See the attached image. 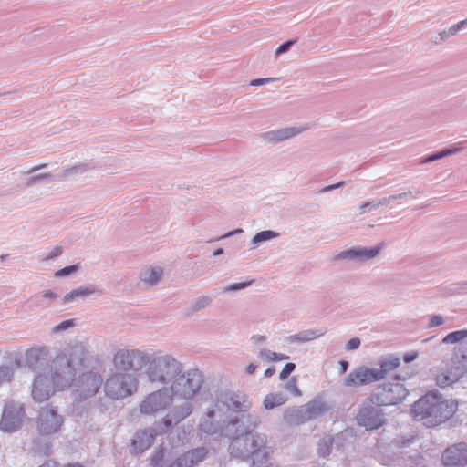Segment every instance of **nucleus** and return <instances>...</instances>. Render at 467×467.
Listing matches in <instances>:
<instances>
[{"label": "nucleus", "instance_id": "nucleus-28", "mask_svg": "<svg viewBox=\"0 0 467 467\" xmlns=\"http://www.w3.org/2000/svg\"><path fill=\"white\" fill-rule=\"evenodd\" d=\"M95 168L96 165L93 162L78 163L63 170L59 174H57V179L60 181L75 179Z\"/></svg>", "mask_w": 467, "mask_h": 467}, {"label": "nucleus", "instance_id": "nucleus-55", "mask_svg": "<svg viewBox=\"0 0 467 467\" xmlns=\"http://www.w3.org/2000/svg\"><path fill=\"white\" fill-rule=\"evenodd\" d=\"M245 419L252 428H255L260 423V419L256 414H247Z\"/></svg>", "mask_w": 467, "mask_h": 467}, {"label": "nucleus", "instance_id": "nucleus-31", "mask_svg": "<svg viewBox=\"0 0 467 467\" xmlns=\"http://www.w3.org/2000/svg\"><path fill=\"white\" fill-rule=\"evenodd\" d=\"M97 292L100 291L94 285L79 286L66 294L63 297V303L67 304L69 302H73L78 298H86L91 295H94Z\"/></svg>", "mask_w": 467, "mask_h": 467}, {"label": "nucleus", "instance_id": "nucleus-5", "mask_svg": "<svg viewBox=\"0 0 467 467\" xmlns=\"http://www.w3.org/2000/svg\"><path fill=\"white\" fill-rule=\"evenodd\" d=\"M238 416L227 415L223 404L217 398L206 409L199 423V430L206 434L221 433L230 436L232 430L241 423Z\"/></svg>", "mask_w": 467, "mask_h": 467}, {"label": "nucleus", "instance_id": "nucleus-7", "mask_svg": "<svg viewBox=\"0 0 467 467\" xmlns=\"http://www.w3.org/2000/svg\"><path fill=\"white\" fill-rule=\"evenodd\" d=\"M395 382L388 381L377 386L370 394L369 400L377 407L392 406L402 402L408 396L407 388L400 383L404 380L399 375H396Z\"/></svg>", "mask_w": 467, "mask_h": 467}, {"label": "nucleus", "instance_id": "nucleus-24", "mask_svg": "<svg viewBox=\"0 0 467 467\" xmlns=\"http://www.w3.org/2000/svg\"><path fill=\"white\" fill-rule=\"evenodd\" d=\"M379 368H372L377 381L384 379L394 371L400 365V359L394 355H387L379 358Z\"/></svg>", "mask_w": 467, "mask_h": 467}, {"label": "nucleus", "instance_id": "nucleus-50", "mask_svg": "<svg viewBox=\"0 0 467 467\" xmlns=\"http://www.w3.org/2000/svg\"><path fill=\"white\" fill-rule=\"evenodd\" d=\"M78 269V266L77 265L66 266L58 271L56 272V276L57 277H64L70 275L74 273H76Z\"/></svg>", "mask_w": 467, "mask_h": 467}, {"label": "nucleus", "instance_id": "nucleus-4", "mask_svg": "<svg viewBox=\"0 0 467 467\" xmlns=\"http://www.w3.org/2000/svg\"><path fill=\"white\" fill-rule=\"evenodd\" d=\"M87 350L81 344H76L66 349L64 353L57 355L50 364V379L57 389L71 387L76 371L83 364L87 358Z\"/></svg>", "mask_w": 467, "mask_h": 467}, {"label": "nucleus", "instance_id": "nucleus-46", "mask_svg": "<svg viewBox=\"0 0 467 467\" xmlns=\"http://www.w3.org/2000/svg\"><path fill=\"white\" fill-rule=\"evenodd\" d=\"M41 297L43 299L45 306H49L51 302L57 299L59 295L52 290H45L41 293Z\"/></svg>", "mask_w": 467, "mask_h": 467}, {"label": "nucleus", "instance_id": "nucleus-11", "mask_svg": "<svg viewBox=\"0 0 467 467\" xmlns=\"http://www.w3.org/2000/svg\"><path fill=\"white\" fill-rule=\"evenodd\" d=\"M102 384L101 376L94 371L83 373L72 384L76 399L78 400H87L95 396Z\"/></svg>", "mask_w": 467, "mask_h": 467}, {"label": "nucleus", "instance_id": "nucleus-39", "mask_svg": "<svg viewBox=\"0 0 467 467\" xmlns=\"http://www.w3.org/2000/svg\"><path fill=\"white\" fill-rule=\"evenodd\" d=\"M63 247L57 245L53 247L50 251L41 254L39 257L40 260L47 262L59 257L63 254Z\"/></svg>", "mask_w": 467, "mask_h": 467}, {"label": "nucleus", "instance_id": "nucleus-13", "mask_svg": "<svg viewBox=\"0 0 467 467\" xmlns=\"http://www.w3.org/2000/svg\"><path fill=\"white\" fill-rule=\"evenodd\" d=\"M63 417L50 406L43 408L37 418V429L42 435H50L57 432L63 425Z\"/></svg>", "mask_w": 467, "mask_h": 467}, {"label": "nucleus", "instance_id": "nucleus-20", "mask_svg": "<svg viewBox=\"0 0 467 467\" xmlns=\"http://www.w3.org/2000/svg\"><path fill=\"white\" fill-rule=\"evenodd\" d=\"M57 389L50 378L44 374H38L32 386V397L36 402H43L49 399Z\"/></svg>", "mask_w": 467, "mask_h": 467}, {"label": "nucleus", "instance_id": "nucleus-9", "mask_svg": "<svg viewBox=\"0 0 467 467\" xmlns=\"http://www.w3.org/2000/svg\"><path fill=\"white\" fill-rule=\"evenodd\" d=\"M173 400L167 387H161L143 397L140 405V413L143 416L156 417L172 404Z\"/></svg>", "mask_w": 467, "mask_h": 467}, {"label": "nucleus", "instance_id": "nucleus-43", "mask_svg": "<svg viewBox=\"0 0 467 467\" xmlns=\"http://www.w3.org/2000/svg\"><path fill=\"white\" fill-rule=\"evenodd\" d=\"M284 389L290 392L295 397L301 396V391L297 387V381L296 378H291L284 386Z\"/></svg>", "mask_w": 467, "mask_h": 467}, {"label": "nucleus", "instance_id": "nucleus-27", "mask_svg": "<svg viewBox=\"0 0 467 467\" xmlns=\"http://www.w3.org/2000/svg\"><path fill=\"white\" fill-rule=\"evenodd\" d=\"M304 407L309 420H313L323 416L331 409L321 396H317L305 404Z\"/></svg>", "mask_w": 467, "mask_h": 467}, {"label": "nucleus", "instance_id": "nucleus-23", "mask_svg": "<svg viewBox=\"0 0 467 467\" xmlns=\"http://www.w3.org/2000/svg\"><path fill=\"white\" fill-rule=\"evenodd\" d=\"M206 454L207 451L203 447L189 451L177 458L170 467H194L205 459Z\"/></svg>", "mask_w": 467, "mask_h": 467}, {"label": "nucleus", "instance_id": "nucleus-61", "mask_svg": "<svg viewBox=\"0 0 467 467\" xmlns=\"http://www.w3.org/2000/svg\"><path fill=\"white\" fill-rule=\"evenodd\" d=\"M339 366H340V373L344 374L348 370V362L346 360H341V361H339Z\"/></svg>", "mask_w": 467, "mask_h": 467}, {"label": "nucleus", "instance_id": "nucleus-21", "mask_svg": "<svg viewBox=\"0 0 467 467\" xmlns=\"http://www.w3.org/2000/svg\"><path fill=\"white\" fill-rule=\"evenodd\" d=\"M441 460L446 466L467 465V443L459 442L448 447L443 451Z\"/></svg>", "mask_w": 467, "mask_h": 467}, {"label": "nucleus", "instance_id": "nucleus-57", "mask_svg": "<svg viewBox=\"0 0 467 467\" xmlns=\"http://www.w3.org/2000/svg\"><path fill=\"white\" fill-rule=\"evenodd\" d=\"M294 44V41H287L284 44H282L275 51V54L276 55H280V54H283L285 52H286L290 47Z\"/></svg>", "mask_w": 467, "mask_h": 467}, {"label": "nucleus", "instance_id": "nucleus-60", "mask_svg": "<svg viewBox=\"0 0 467 467\" xmlns=\"http://www.w3.org/2000/svg\"><path fill=\"white\" fill-rule=\"evenodd\" d=\"M241 233H243V229H236V230L231 231V232L225 234L224 235L221 236L220 239L228 238L234 234H241Z\"/></svg>", "mask_w": 467, "mask_h": 467}, {"label": "nucleus", "instance_id": "nucleus-49", "mask_svg": "<svg viewBox=\"0 0 467 467\" xmlns=\"http://www.w3.org/2000/svg\"><path fill=\"white\" fill-rule=\"evenodd\" d=\"M445 324V319L441 315H432L430 317L428 327L432 328Z\"/></svg>", "mask_w": 467, "mask_h": 467}, {"label": "nucleus", "instance_id": "nucleus-32", "mask_svg": "<svg viewBox=\"0 0 467 467\" xmlns=\"http://www.w3.org/2000/svg\"><path fill=\"white\" fill-rule=\"evenodd\" d=\"M286 400V397L282 393H269L265 396L263 404L265 410H272L285 404Z\"/></svg>", "mask_w": 467, "mask_h": 467}, {"label": "nucleus", "instance_id": "nucleus-62", "mask_svg": "<svg viewBox=\"0 0 467 467\" xmlns=\"http://www.w3.org/2000/svg\"><path fill=\"white\" fill-rule=\"evenodd\" d=\"M256 368L257 366L255 364L251 363L246 367L245 370L248 374H253L256 370Z\"/></svg>", "mask_w": 467, "mask_h": 467}, {"label": "nucleus", "instance_id": "nucleus-25", "mask_svg": "<svg viewBox=\"0 0 467 467\" xmlns=\"http://www.w3.org/2000/svg\"><path fill=\"white\" fill-rule=\"evenodd\" d=\"M463 366H456L441 372L435 378L436 384L441 388H446L457 382L465 373Z\"/></svg>", "mask_w": 467, "mask_h": 467}, {"label": "nucleus", "instance_id": "nucleus-37", "mask_svg": "<svg viewBox=\"0 0 467 467\" xmlns=\"http://www.w3.org/2000/svg\"><path fill=\"white\" fill-rule=\"evenodd\" d=\"M47 349L46 348H31L26 352V361L29 366L37 363L39 358L47 356Z\"/></svg>", "mask_w": 467, "mask_h": 467}, {"label": "nucleus", "instance_id": "nucleus-16", "mask_svg": "<svg viewBox=\"0 0 467 467\" xmlns=\"http://www.w3.org/2000/svg\"><path fill=\"white\" fill-rule=\"evenodd\" d=\"M193 411V405L186 400L185 402L174 406L168 413L162 418L160 422L159 428L161 432H166L173 426L179 424L187 417H189Z\"/></svg>", "mask_w": 467, "mask_h": 467}, {"label": "nucleus", "instance_id": "nucleus-3", "mask_svg": "<svg viewBox=\"0 0 467 467\" xmlns=\"http://www.w3.org/2000/svg\"><path fill=\"white\" fill-rule=\"evenodd\" d=\"M457 408L456 400H444L429 393L414 403L412 413L417 420L422 421L427 427H435L451 418Z\"/></svg>", "mask_w": 467, "mask_h": 467}, {"label": "nucleus", "instance_id": "nucleus-35", "mask_svg": "<svg viewBox=\"0 0 467 467\" xmlns=\"http://www.w3.org/2000/svg\"><path fill=\"white\" fill-rule=\"evenodd\" d=\"M279 236V233L272 231V230H265L261 231L257 233L250 241V244L253 245V248L257 247L261 243L270 241L274 238H276Z\"/></svg>", "mask_w": 467, "mask_h": 467}, {"label": "nucleus", "instance_id": "nucleus-53", "mask_svg": "<svg viewBox=\"0 0 467 467\" xmlns=\"http://www.w3.org/2000/svg\"><path fill=\"white\" fill-rule=\"evenodd\" d=\"M360 344L361 341L358 337H353L346 343L345 349L347 351L355 350L359 348Z\"/></svg>", "mask_w": 467, "mask_h": 467}, {"label": "nucleus", "instance_id": "nucleus-2", "mask_svg": "<svg viewBox=\"0 0 467 467\" xmlns=\"http://www.w3.org/2000/svg\"><path fill=\"white\" fill-rule=\"evenodd\" d=\"M182 368V362L173 355L162 350L147 349L141 375L151 385L166 387Z\"/></svg>", "mask_w": 467, "mask_h": 467}, {"label": "nucleus", "instance_id": "nucleus-15", "mask_svg": "<svg viewBox=\"0 0 467 467\" xmlns=\"http://www.w3.org/2000/svg\"><path fill=\"white\" fill-rule=\"evenodd\" d=\"M382 249V245L379 244L374 247L354 246L338 253L336 260H348L354 263H365L377 257Z\"/></svg>", "mask_w": 467, "mask_h": 467}, {"label": "nucleus", "instance_id": "nucleus-1", "mask_svg": "<svg viewBox=\"0 0 467 467\" xmlns=\"http://www.w3.org/2000/svg\"><path fill=\"white\" fill-rule=\"evenodd\" d=\"M232 435L235 436L228 448L231 456L244 461L252 459L254 464L263 462L268 458L270 452L266 448L265 435L248 431L244 427L243 420L232 430L230 436Z\"/></svg>", "mask_w": 467, "mask_h": 467}, {"label": "nucleus", "instance_id": "nucleus-6", "mask_svg": "<svg viewBox=\"0 0 467 467\" xmlns=\"http://www.w3.org/2000/svg\"><path fill=\"white\" fill-rule=\"evenodd\" d=\"M202 384V373L198 369H188L173 378L167 388L173 400L175 397L190 400L200 392Z\"/></svg>", "mask_w": 467, "mask_h": 467}, {"label": "nucleus", "instance_id": "nucleus-8", "mask_svg": "<svg viewBox=\"0 0 467 467\" xmlns=\"http://www.w3.org/2000/svg\"><path fill=\"white\" fill-rule=\"evenodd\" d=\"M138 387L139 379L135 375L116 372L106 380L104 391L107 397L119 400L131 396L138 390Z\"/></svg>", "mask_w": 467, "mask_h": 467}, {"label": "nucleus", "instance_id": "nucleus-52", "mask_svg": "<svg viewBox=\"0 0 467 467\" xmlns=\"http://www.w3.org/2000/svg\"><path fill=\"white\" fill-rule=\"evenodd\" d=\"M296 368V365L294 363H286L279 374V379L281 380L285 379Z\"/></svg>", "mask_w": 467, "mask_h": 467}, {"label": "nucleus", "instance_id": "nucleus-58", "mask_svg": "<svg viewBox=\"0 0 467 467\" xmlns=\"http://www.w3.org/2000/svg\"><path fill=\"white\" fill-rule=\"evenodd\" d=\"M274 80H275V78H257V79L252 80L251 85L252 86H259V85L269 83Z\"/></svg>", "mask_w": 467, "mask_h": 467}, {"label": "nucleus", "instance_id": "nucleus-33", "mask_svg": "<svg viewBox=\"0 0 467 467\" xmlns=\"http://www.w3.org/2000/svg\"><path fill=\"white\" fill-rule=\"evenodd\" d=\"M340 440V437L337 435L336 437L326 436L322 438L317 445V452L319 456L326 457L330 454L333 444L336 441Z\"/></svg>", "mask_w": 467, "mask_h": 467}, {"label": "nucleus", "instance_id": "nucleus-42", "mask_svg": "<svg viewBox=\"0 0 467 467\" xmlns=\"http://www.w3.org/2000/svg\"><path fill=\"white\" fill-rule=\"evenodd\" d=\"M254 283V280L244 281L240 283L231 284L225 286L223 290V293L235 292L238 290L244 289L250 286Z\"/></svg>", "mask_w": 467, "mask_h": 467}, {"label": "nucleus", "instance_id": "nucleus-41", "mask_svg": "<svg viewBox=\"0 0 467 467\" xmlns=\"http://www.w3.org/2000/svg\"><path fill=\"white\" fill-rule=\"evenodd\" d=\"M453 356L459 360L467 361V340L454 348Z\"/></svg>", "mask_w": 467, "mask_h": 467}, {"label": "nucleus", "instance_id": "nucleus-48", "mask_svg": "<svg viewBox=\"0 0 467 467\" xmlns=\"http://www.w3.org/2000/svg\"><path fill=\"white\" fill-rule=\"evenodd\" d=\"M408 193H399L393 194L389 197H384L379 200V206H389L391 202L400 200L401 198L407 197Z\"/></svg>", "mask_w": 467, "mask_h": 467}, {"label": "nucleus", "instance_id": "nucleus-14", "mask_svg": "<svg viewBox=\"0 0 467 467\" xmlns=\"http://www.w3.org/2000/svg\"><path fill=\"white\" fill-rule=\"evenodd\" d=\"M223 404L226 411L242 413L248 411L252 407V401L246 393L241 391H226L218 397Z\"/></svg>", "mask_w": 467, "mask_h": 467}, {"label": "nucleus", "instance_id": "nucleus-51", "mask_svg": "<svg viewBox=\"0 0 467 467\" xmlns=\"http://www.w3.org/2000/svg\"><path fill=\"white\" fill-rule=\"evenodd\" d=\"M275 357H276V353L266 348H263L258 352V358L268 362H274Z\"/></svg>", "mask_w": 467, "mask_h": 467}, {"label": "nucleus", "instance_id": "nucleus-30", "mask_svg": "<svg viewBox=\"0 0 467 467\" xmlns=\"http://www.w3.org/2000/svg\"><path fill=\"white\" fill-rule=\"evenodd\" d=\"M163 275V269L161 266H149L144 268L140 275V281L146 285L151 286L159 283Z\"/></svg>", "mask_w": 467, "mask_h": 467}, {"label": "nucleus", "instance_id": "nucleus-29", "mask_svg": "<svg viewBox=\"0 0 467 467\" xmlns=\"http://www.w3.org/2000/svg\"><path fill=\"white\" fill-rule=\"evenodd\" d=\"M284 420L289 425H301L309 421L304 405L286 409L284 411Z\"/></svg>", "mask_w": 467, "mask_h": 467}, {"label": "nucleus", "instance_id": "nucleus-54", "mask_svg": "<svg viewBox=\"0 0 467 467\" xmlns=\"http://www.w3.org/2000/svg\"><path fill=\"white\" fill-rule=\"evenodd\" d=\"M51 178V175L49 173H41L37 175L31 176L28 179L27 183L28 184H35L36 182H39L43 180H49Z\"/></svg>", "mask_w": 467, "mask_h": 467}, {"label": "nucleus", "instance_id": "nucleus-44", "mask_svg": "<svg viewBox=\"0 0 467 467\" xmlns=\"http://www.w3.org/2000/svg\"><path fill=\"white\" fill-rule=\"evenodd\" d=\"M164 458V451L162 448H156L150 458L151 467H160Z\"/></svg>", "mask_w": 467, "mask_h": 467}, {"label": "nucleus", "instance_id": "nucleus-59", "mask_svg": "<svg viewBox=\"0 0 467 467\" xmlns=\"http://www.w3.org/2000/svg\"><path fill=\"white\" fill-rule=\"evenodd\" d=\"M251 340L254 344H264L266 341V337L261 335H254L251 337Z\"/></svg>", "mask_w": 467, "mask_h": 467}, {"label": "nucleus", "instance_id": "nucleus-22", "mask_svg": "<svg viewBox=\"0 0 467 467\" xmlns=\"http://www.w3.org/2000/svg\"><path fill=\"white\" fill-rule=\"evenodd\" d=\"M156 428H147L136 432L131 443L130 451L133 453H141L148 450L153 443L156 436L161 434Z\"/></svg>", "mask_w": 467, "mask_h": 467}, {"label": "nucleus", "instance_id": "nucleus-18", "mask_svg": "<svg viewBox=\"0 0 467 467\" xmlns=\"http://www.w3.org/2000/svg\"><path fill=\"white\" fill-rule=\"evenodd\" d=\"M310 128L308 125H297L269 130L261 134V139L267 143H279L296 137Z\"/></svg>", "mask_w": 467, "mask_h": 467}, {"label": "nucleus", "instance_id": "nucleus-47", "mask_svg": "<svg viewBox=\"0 0 467 467\" xmlns=\"http://www.w3.org/2000/svg\"><path fill=\"white\" fill-rule=\"evenodd\" d=\"M75 326V320L74 319H67L62 322H60L58 325L53 327V332L55 333H61L64 332Z\"/></svg>", "mask_w": 467, "mask_h": 467}, {"label": "nucleus", "instance_id": "nucleus-17", "mask_svg": "<svg viewBox=\"0 0 467 467\" xmlns=\"http://www.w3.org/2000/svg\"><path fill=\"white\" fill-rule=\"evenodd\" d=\"M378 382L374 369L366 366H358L352 369L344 379V385L348 388H358Z\"/></svg>", "mask_w": 467, "mask_h": 467}, {"label": "nucleus", "instance_id": "nucleus-26", "mask_svg": "<svg viewBox=\"0 0 467 467\" xmlns=\"http://www.w3.org/2000/svg\"><path fill=\"white\" fill-rule=\"evenodd\" d=\"M327 331L326 327L302 330L296 334L286 337L285 342L288 344L306 343L323 337Z\"/></svg>", "mask_w": 467, "mask_h": 467}, {"label": "nucleus", "instance_id": "nucleus-40", "mask_svg": "<svg viewBox=\"0 0 467 467\" xmlns=\"http://www.w3.org/2000/svg\"><path fill=\"white\" fill-rule=\"evenodd\" d=\"M14 376L11 366H0V384L10 382Z\"/></svg>", "mask_w": 467, "mask_h": 467}, {"label": "nucleus", "instance_id": "nucleus-34", "mask_svg": "<svg viewBox=\"0 0 467 467\" xmlns=\"http://www.w3.org/2000/svg\"><path fill=\"white\" fill-rule=\"evenodd\" d=\"M467 340V329H461L451 332L447 334L441 340L442 344L450 345L456 344L459 345Z\"/></svg>", "mask_w": 467, "mask_h": 467}, {"label": "nucleus", "instance_id": "nucleus-64", "mask_svg": "<svg viewBox=\"0 0 467 467\" xmlns=\"http://www.w3.org/2000/svg\"><path fill=\"white\" fill-rule=\"evenodd\" d=\"M275 372V369L274 367H271V368H268L265 371V378H270L272 377Z\"/></svg>", "mask_w": 467, "mask_h": 467}, {"label": "nucleus", "instance_id": "nucleus-45", "mask_svg": "<svg viewBox=\"0 0 467 467\" xmlns=\"http://www.w3.org/2000/svg\"><path fill=\"white\" fill-rule=\"evenodd\" d=\"M379 200L378 201H370V202H362L359 206H358V210H359V214H364L366 213H369L373 210H376L378 208H379Z\"/></svg>", "mask_w": 467, "mask_h": 467}, {"label": "nucleus", "instance_id": "nucleus-19", "mask_svg": "<svg viewBox=\"0 0 467 467\" xmlns=\"http://www.w3.org/2000/svg\"><path fill=\"white\" fill-rule=\"evenodd\" d=\"M360 426L367 430L378 429L384 423V414L381 410L372 405L363 406L357 417Z\"/></svg>", "mask_w": 467, "mask_h": 467}, {"label": "nucleus", "instance_id": "nucleus-36", "mask_svg": "<svg viewBox=\"0 0 467 467\" xmlns=\"http://www.w3.org/2000/svg\"><path fill=\"white\" fill-rule=\"evenodd\" d=\"M213 298L210 296L202 295L194 298L191 303L192 311H200L211 306Z\"/></svg>", "mask_w": 467, "mask_h": 467}, {"label": "nucleus", "instance_id": "nucleus-56", "mask_svg": "<svg viewBox=\"0 0 467 467\" xmlns=\"http://www.w3.org/2000/svg\"><path fill=\"white\" fill-rule=\"evenodd\" d=\"M345 184H346V182L344 181H341L336 184H331V185L324 187L323 189L320 190V192H330V191L341 188V187L345 186Z\"/></svg>", "mask_w": 467, "mask_h": 467}, {"label": "nucleus", "instance_id": "nucleus-38", "mask_svg": "<svg viewBox=\"0 0 467 467\" xmlns=\"http://www.w3.org/2000/svg\"><path fill=\"white\" fill-rule=\"evenodd\" d=\"M460 149L459 148H449V149H444L439 152H436V153H433V154H431L429 156H427L426 158H424L422 160V162L423 163H428V162H431V161H438L443 157H446L448 155H451V154H453V153H456Z\"/></svg>", "mask_w": 467, "mask_h": 467}, {"label": "nucleus", "instance_id": "nucleus-12", "mask_svg": "<svg viewBox=\"0 0 467 467\" xmlns=\"http://www.w3.org/2000/svg\"><path fill=\"white\" fill-rule=\"evenodd\" d=\"M26 413L21 403L10 400L4 406L0 420V430L5 432L18 431L24 422Z\"/></svg>", "mask_w": 467, "mask_h": 467}, {"label": "nucleus", "instance_id": "nucleus-63", "mask_svg": "<svg viewBox=\"0 0 467 467\" xmlns=\"http://www.w3.org/2000/svg\"><path fill=\"white\" fill-rule=\"evenodd\" d=\"M417 358V354L414 353V354H410V355H405L404 356V361L406 363H410L411 362L412 360H414L415 358Z\"/></svg>", "mask_w": 467, "mask_h": 467}, {"label": "nucleus", "instance_id": "nucleus-10", "mask_svg": "<svg viewBox=\"0 0 467 467\" xmlns=\"http://www.w3.org/2000/svg\"><path fill=\"white\" fill-rule=\"evenodd\" d=\"M147 349H119L113 356V365L122 371H139L143 368Z\"/></svg>", "mask_w": 467, "mask_h": 467}]
</instances>
